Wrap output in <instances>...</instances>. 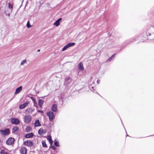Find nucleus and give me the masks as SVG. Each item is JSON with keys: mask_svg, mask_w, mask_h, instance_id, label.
<instances>
[{"mask_svg": "<svg viewBox=\"0 0 154 154\" xmlns=\"http://www.w3.org/2000/svg\"><path fill=\"white\" fill-rule=\"evenodd\" d=\"M44 101L42 100L39 99L38 101V105L40 107H42V104H43Z\"/></svg>", "mask_w": 154, "mask_h": 154, "instance_id": "14", "label": "nucleus"}, {"mask_svg": "<svg viewBox=\"0 0 154 154\" xmlns=\"http://www.w3.org/2000/svg\"><path fill=\"white\" fill-rule=\"evenodd\" d=\"M54 25L56 26H58L60 24V23L57 20L54 23Z\"/></svg>", "mask_w": 154, "mask_h": 154, "instance_id": "24", "label": "nucleus"}, {"mask_svg": "<svg viewBox=\"0 0 154 154\" xmlns=\"http://www.w3.org/2000/svg\"><path fill=\"white\" fill-rule=\"evenodd\" d=\"M78 69L81 71H83L84 70L83 67V63L82 62H81L78 65Z\"/></svg>", "mask_w": 154, "mask_h": 154, "instance_id": "7", "label": "nucleus"}, {"mask_svg": "<svg viewBox=\"0 0 154 154\" xmlns=\"http://www.w3.org/2000/svg\"><path fill=\"white\" fill-rule=\"evenodd\" d=\"M38 112H42V113H43V111L39 110H38Z\"/></svg>", "mask_w": 154, "mask_h": 154, "instance_id": "36", "label": "nucleus"}, {"mask_svg": "<svg viewBox=\"0 0 154 154\" xmlns=\"http://www.w3.org/2000/svg\"><path fill=\"white\" fill-rule=\"evenodd\" d=\"M51 109L54 112H57V105L55 104H53L51 107Z\"/></svg>", "mask_w": 154, "mask_h": 154, "instance_id": "11", "label": "nucleus"}, {"mask_svg": "<svg viewBox=\"0 0 154 154\" xmlns=\"http://www.w3.org/2000/svg\"><path fill=\"white\" fill-rule=\"evenodd\" d=\"M54 145L56 147H59V144L57 141H56L54 143Z\"/></svg>", "mask_w": 154, "mask_h": 154, "instance_id": "23", "label": "nucleus"}, {"mask_svg": "<svg viewBox=\"0 0 154 154\" xmlns=\"http://www.w3.org/2000/svg\"><path fill=\"white\" fill-rule=\"evenodd\" d=\"M40 49H38V50L37 51H38V52H40Z\"/></svg>", "mask_w": 154, "mask_h": 154, "instance_id": "39", "label": "nucleus"}, {"mask_svg": "<svg viewBox=\"0 0 154 154\" xmlns=\"http://www.w3.org/2000/svg\"><path fill=\"white\" fill-rule=\"evenodd\" d=\"M11 122L15 125H18L19 123V120L15 118H12L10 120Z\"/></svg>", "mask_w": 154, "mask_h": 154, "instance_id": "5", "label": "nucleus"}, {"mask_svg": "<svg viewBox=\"0 0 154 154\" xmlns=\"http://www.w3.org/2000/svg\"><path fill=\"white\" fill-rule=\"evenodd\" d=\"M10 130L9 128L0 130V134L3 136L8 135L9 134Z\"/></svg>", "mask_w": 154, "mask_h": 154, "instance_id": "1", "label": "nucleus"}, {"mask_svg": "<svg viewBox=\"0 0 154 154\" xmlns=\"http://www.w3.org/2000/svg\"><path fill=\"white\" fill-rule=\"evenodd\" d=\"M23 144L27 146H31L33 145L34 143L32 141L29 140L24 141Z\"/></svg>", "mask_w": 154, "mask_h": 154, "instance_id": "2", "label": "nucleus"}, {"mask_svg": "<svg viewBox=\"0 0 154 154\" xmlns=\"http://www.w3.org/2000/svg\"><path fill=\"white\" fill-rule=\"evenodd\" d=\"M29 103V101H27L23 104L20 105V109H23L27 106Z\"/></svg>", "mask_w": 154, "mask_h": 154, "instance_id": "9", "label": "nucleus"}, {"mask_svg": "<svg viewBox=\"0 0 154 154\" xmlns=\"http://www.w3.org/2000/svg\"><path fill=\"white\" fill-rule=\"evenodd\" d=\"M14 138L11 137L8 138L6 141V144L8 145H11L13 144L14 142Z\"/></svg>", "mask_w": 154, "mask_h": 154, "instance_id": "3", "label": "nucleus"}, {"mask_svg": "<svg viewBox=\"0 0 154 154\" xmlns=\"http://www.w3.org/2000/svg\"><path fill=\"white\" fill-rule=\"evenodd\" d=\"M19 93V87H18L16 90L14 94H16Z\"/></svg>", "mask_w": 154, "mask_h": 154, "instance_id": "28", "label": "nucleus"}, {"mask_svg": "<svg viewBox=\"0 0 154 154\" xmlns=\"http://www.w3.org/2000/svg\"><path fill=\"white\" fill-rule=\"evenodd\" d=\"M27 152V149L25 147H23L20 149V153L21 154H26Z\"/></svg>", "mask_w": 154, "mask_h": 154, "instance_id": "8", "label": "nucleus"}, {"mask_svg": "<svg viewBox=\"0 0 154 154\" xmlns=\"http://www.w3.org/2000/svg\"><path fill=\"white\" fill-rule=\"evenodd\" d=\"M75 45V43L74 42L70 43L68 44L67 45L68 47V48L74 46Z\"/></svg>", "mask_w": 154, "mask_h": 154, "instance_id": "16", "label": "nucleus"}, {"mask_svg": "<svg viewBox=\"0 0 154 154\" xmlns=\"http://www.w3.org/2000/svg\"><path fill=\"white\" fill-rule=\"evenodd\" d=\"M47 139L49 141V140H52L51 138V137L50 135L48 136Z\"/></svg>", "mask_w": 154, "mask_h": 154, "instance_id": "31", "label": "nucleus"}, {"mask_svg": "<svg viewBox=\"0 0 154 154\" xmlns=\"http://www.w3.org/2000/svg\"><path fill=\"white\" fill-rule=\"evenodd\" d=\"M50 147H51V148H52L54 150H56V148L54 146H51L50 147Z\"/></svg>", "mask_w": 154, "mask_h": 154, "instance_id": "32", "label": "nucleus"}, {"mask_svg": "<svg viewBox=\"0 0 154 154\" xmlns=\"http://www.w3.org/2000/svg\"><path fill=\"white\" fill-rule=\"evenodd\" d=\"M62 18H59L58 20H57L59 22V23H60V21L62 20Z\"/></svg>", "mask_w": 154, "mask_h": 154, "instance_id": "35", "label": "nucleus"}, {"mask_svg": "<svg viewBox=\"0 0 154 154\" xmlns=\"http://www.w3.org/2000/svg\"><path fill=\"white\" fill-rule=\"evenodd\" d=\"M32 118L29 115H26L24 118V122L26 123H29L31 121Z\"/></svg>", "mask_w": 154, "mask_h": 154, "instance_id": "4", "label": "nucleus"}, {"mask_svg": "<svg viewBox=\"0 0 154 154\" xmlns=\"http://www.w3.org/2000/svg\"><path fill=\"white\" fill-rule=\"evenodd\" d=\"M26 25H27V27L28 28H30L31 27V26L30 24V23H29V21H28V22L27 23V24H26Z\"/></svg>", "mask_w": 154, "mask_h": 154, "instance_id": "26", "label": "nucleus"}, {"mask_svg": "<svg viewBox=\"0 0 154 154\" xmlns=\"http://www.w3.org/2000/svg\"><path fill=\"white\" fill-rule=\"evenodd\" d=\"M8 7L10 9L12 10V9L13 8L12 5L10 3H9L8 4Z\"/></svg>", "mask_w": 154, "mask_h": 154, "instance_id": "30", "label": "nucleus"}, {"mask_svg": "<svg viewBox=\"0 0 154 154\" xmlns=\"http://www.w3.org/2000/svg\"><path fill=\"white\" fill-rule=\"evenodd\" d=\"M32 112V109L31 108L28 109L26 110L25 113L26 114H28L30 112Z\"/></svg>", "mask_w": 154, "mask_h": 154, "instance_id": "15", "label": "nucleus"}, {"mask_svg": "<svg viewBox=\"0 0 154 154\" xmlns=\"http://www.w3.org/2000/svg\"><path fill=\"white\" fill-rule=\"evenodd\" d=\"M34 125L35 127H38L41 126L39 120H36L34 124Z\"/></svg>", "mask_w": 154, "mask_h": 154, "instance_id": "13", "label": "nucleus"}, {"mask_svg": "<svg viewBox=\"0 0 154 154\" xmlns=\"http://www.w3.org/2000/svg\"><path fill=\"white\" fill-rule=\"evenodd\" d=\"M26 60H23L20 63V65H23V64L26 63Z\"/></svg>", "mask_w": 154, "mask_h": 154, "instance_id": "29", "label": "nucleus"}, {"mask_svg": "<svg viewBox=\"0 0 154 154\" xmlns=\"http://www.w3.org/2000/svg\"><path fill=\"white\" fill-rule=\"evenodd\" d=\"M42 146L43 147H46L47 146L46 143L45 141L42 140Z\"/></svg>", "mask_w": 154, "mask_h": 154, "instance_id": "19", "label": "nucleus"}, {"mask_svg": "<svg viewBox=\"0 0 154 154\" xmlns=\"http://www.w3.org/2000/svg\"><path fill=\"white\" fill-rule=\"evenodd\" d=\"M0 153L1 154H8V153L5 151L4 149H2L0 152Z\"/></svg>", "mask_w": 154, "mask_h": 154, "instance_id": "18", "label": "nucleus"}, {"mask_svg": "<svg viewBox=\"0 0 154 154\" xmlns=\"http://www.w3.org/2000/svg\"><path fill=\"white\" fill-rule=\"evenodd\" d=\"M43 130L42 128L40 129L38 131V133L40 135L42 134H43Z\"/></svg>", "mask_w": 154, "mask_h": 154, "instance_id": "20", "label": "nucleus"}, {"mask_svg": "<svg viewBox=\"0 0 154 154\" xmlns=\"http://www.w3.org/2000/svg\"><path fill=\"white\" fill-rule=\"evenodd\" d=\"M70 78L69 77H67L65 78V80L66 81H67L69 80L70 79Z\"/></svg>", "mask_w": 154, "mask_h": 154, "instance_id": "33", "label": "nucleus"}, {"mask_svg": "<svg viewBox=\"0 0 154 154\" xmlns=\"http://www.w3.org/2000/svg\"><path fill=\"white\" fill-rule=\"evenodd\" d=\"M1 142V139H0V142Z\"/></svg>", "mask_w": 154, "mask_h": 154, "instance_id": "40", "label": "nucleus"}, {"mask_svg": "<svg viewBox=\"0 0 154 154\" xmlns=\"http://www.w3.org/2000/svg\"><path fill=\"white\" fill-rule=\"evenodd\" d=\"M22 87L21 86H20V91L22 90Z\"/></svg>", "mask_w": 154, "mask_h": 154, "instance_id": "37", "label": "nucleus"}, {"mask_svg": "<svg viewBox=\"0 0 154 154\" xmlns=\"http://www.w3.org/2000/svg\"><path fill=\"white\" fill-rule=\"evenodd\" d=\"M19 130V128L18 126H15L12 129V132L15 134H17V131Z\"/></svg>", "mask_w": 154, "mask_h": 154, "instance_id": "10", "label": "nucleus"}, {"mask_svg": "<svg viewBox=\"0 0 154 154\" xmlns=\"http://www.w3.org/2000/svg\"><path fill=\"white\" fill-rule=\"evenodd\" d=\"M147 35H151V34L150 33H149V35H148L147 34Z\"/></svg>", "mask_w": 154, "mask_h": 154, "instance_id": "38", "label": "nucleus"}, {"mask_svg": "<svg viewBox=\"0 0 154 154\" xmlns=\"http://www.w3.org/2000/svg\"><path fill=\"white\" fill-rule=\"evenodd\" d=\"M68 48V47L67 45H66L62 49V51H64L66 50L67 48Z\"/></svg>", "mask_w": 154, "mask_h": 154, "instance_id": "25", "label": "nucleus"}, {"mask_svg": "<svg viewBox=\"0 0 154 154\" xmlns=\"http://www.w3.org/2000/svg\"><path fill=\"white\" fill-rule=\"evenodd\" d=\"M31 128L29 126H27L26 129V131L27 132H30L31 130Z\"/></svg>", "mask_w": 154, "mask_h": 154, "instance_id": "17", "label": "nucleus"}, {"mask_svg": "<svg viewBox=\"0 0 154 154\" xmlns=\"http://www.w3.org/2000/svg\"><path fill=\"white\" fill-rule=\"evenodd\" d=\"M34 134L32 133H30L25 134L24 137L26 138H30L33 137Z\"/></svg>", "mask_w": 154, "mask_h": 154, "instance_id": "12", "label": "nucleus"}, {"mask_svg": "<svg viewBox=\"0 0 154 154\" xmlns=\"http://www.w3.org/2000/svg\"><path fill=\"white\" fill-rule=\"evenodd\" d=\"M149 29L151 31L152 34H154V26L150 27Z\"/></svg>", "mask_w": 154, "mask_h": 154, "instance_id": "22", "label": "nucleus"}, {"mask_svg": "<svg viewBox=\"0 0 154 154\" xmlns=\"http://www.w3.org/2000/svg\"><path fill=\"white\" fill-rule=\"evenodd\" d=\"M116 55V54H114L113 55H112V56L110 57L108 59V61H110L113 58H114L115 57V55Z\"/></svg>", "mask_w": 154, "mask_h": 154, "instance_id": "21", "label": "nucleus"}, {"mask_svg": "<svg viewBox=\"0 0 154 154\" xmlns=\"http://www.w3.org/2000/svg\"><path fill=\"white\" fill-rule=\"evenodd\" d=\"M31 99L32 100V101H33L34 105L36 103V102L35 99V98L33 97H31Z\"/></svg>", "mask_w": 154, "mask_h": 154, "instance_id": "27", "label": "nucleus"}, {"mask_svg": "<svg viewBox=\"0 0 154 154\" xmlns=\"http://www.w3.org/2000/svg\"><path fill=\"white\" fill-rule=\"evenodd\" d=\"M47 115L49 117L50 121H51L54 119V115L53 112L49 111L47 113Z\"/></svg>", "mask_w": 154, "mask_h": 154, "instance_id": "6", "label": "nucleus"}, {"mask_svg": "<svg viewBox=\"0 0 154 154\" xmlns=\"http://www.w3.org/2000/svg\"><path fill=\"white\" fill-rule=\"evenodd\" d=\"M49 141L50 143L51 144V146L53 144V142L52 140H49Z\"/></svg>", "mask_w": 154, "mask_h": 154, "instance_id": "34", "label": "nucleus"}]
</instances>
